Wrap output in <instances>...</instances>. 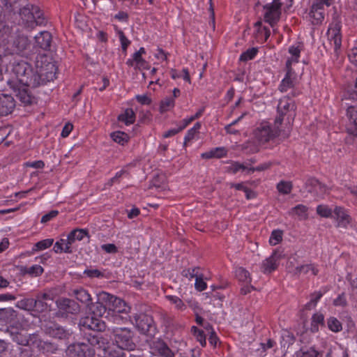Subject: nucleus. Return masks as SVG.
Segmentation results:
<instances>
[{"instance_id": "nucleus-31", "label": "nucleus", "mask_w": 357, "mask_h": 357, "mask_svg": "<svg viewBox=\"0 0 357 357\" xmlns=\"http://www.w3.org/2000/svg\"><path fill=\"white\" fill-rule=\"evenodd\" d=\"M328 291V288L326 287H323L318 291H314V293L310 294V300L305 305V308L306 310H311L315 307L317 305V303L321 298V297Z\"/></svg>"}, {"instance_id": "nucleus-30", "label": "nucleus", "mask_w": 357, "mask_h": 357, "mask_svg": "<svg viewBox=\"0 0 357 357\" xmlns=\"http://www.w3.org/2000/svg\"><path fill=\"white\" fill-rule=\"evenodd\" d=\"M13 28L9 26L6 22L0 21V45H6L9 43Z\"/></svg>"}, {"instance_id": "nucleus-49", "label": "nucleus", "mask_w": 357, "mask_h": 357, "mask_svg": "<svg viewBox=\"0 0 357 357\" xmlns=\"http://www.w3.org/2000/svg\"><path fill=\"white\" fill-rule=\"evenodd\" d=\"M175 106V100L174 98L167 97L161 100L160 103V112H166Z\"/></svg>"}, {"instance_id": "nucleus-38", "label": "nucleus", "mask_w": 357, "mask_h": 357, "mask_svg": "<svg viewBox=\"0 0 357 357\" xmlns=\"http://www.w3.org/2000/svg\"><path fill=\"white\" fill-rule=\"evenodd\" d=\"M17 312L11 307L0 309V320L11 322L17 318Z\"/></svg>"}, {"instance_id": "nucleus-1", "label": "nucleus", "mask_w": 357, "mask_h": 357, "mask_svg": "<svg viewBox=\"0 0 357 357\" xmlns=\"http://www.w3.org/2000/svg\"><path fill=\"white\" fill-rule=\"evenodd\" d=\"M79 327L83 333V337L91 346H98L99 356L112 357L111 336L106 334L99 336L98 332L104 331L106 325L104 321L93 315L82 317L79 321Z\"/></svg>"}, {"instance_id": "nucleus-24", "label": "nucleus", "mask_w": 357, "mask_h": 357, "mask_svg": "<svg viewBox=\"0 0 357 357\" xmlns=\"http://www.w3.org/2000/svg\"><path fill=\"white\" fill-rule=\"evenodd\" d=\"M37 47L45 51H50L52 43V36L47 31H40L34 37Z\"/></svg>"}, {"instance_id": "nucleus-53", "label": "nucleus", "mask_w": 357, "mask_h": 357, "mask_svg": "<svg viewBox=\"0 0 357 357\" xmlns=\"http://www.w3.org/2000/svg\"><path fill=\"white\" fill-rule=\"evenodd\" d=\"M24 273L29 274L31 277H37L41 275L43 272V268L40 265H33L31 267H25L23 270Z\"/></svg>"}, {"instance_id": "nucleus-32", "label": "nucleus", "mask_w": 357, "mask_h": 357, "mask_svg": "<svg viewBox=\"0 0 357 357\" xmlns=\"http://www.w3.org/2000/svg\"><path fill=\"white\" fill-rule=\"evenodd\" d=\"M136 115L131 108L126 109L121 114L118 116V121L126 126L133 124L135 121Z\"/></svg>"}, {"instance_id": "nucleus-44", "label": "nucleus", "mask_w": 357, "mask_h": 357, "mask_svg": "<svg viewBox=\"0 0 357 357\" xmlns=\"http://www.w3.org/2000/svg\"><path fill=\"white\" fill-rule=\"evenodd\" d=\"M310 271L312 272L313 275H317L319 273L318 269L312 264H305L302 266H297L295 268L294 274L300 275L301 273L307 274Z\"/></svg>"}, {"instance_id": "nucleus-60", "label": "nucleus", "mask_w": 357, "mask_h": 357, "mask_svg": "<svg viewBox=\"0 0 357 357\" xmlns=\"http://www.w3.org/2000/svg\"><path fill=\"white\" fill-rule=\"evenodd\" d=\"M208 278L204 276V274L201 275L199 278L195 280V288L198 291H203L207 289V284L204 280Z\"/></svg>"}, {"instance_id": "nucleus-46", "label": "nucleus", "mask_w": 357, "mask_h": 357, "mask_svg": "<svg viewBox=\"0 0 357 357\" xmlns=\"http://www.w3.org/2000/svg\"><path fill=\"white\" fill-rule=\"evenodd\" d=\"M276 188L280 194L289 195L293 189V184L291 181H281L277 184Z\"/></svg>"}, {"instance_id": "nucleus-25", "label": "nucleus", "mask_w": 357, "mask_h": 357, "mask_svg": "<svg viewBox=\"0 0 357 357\" xmlns=\"http://www.w3.org/2000/svg\"><path fill=\"white\" fill-rule=\"evenodd\" d=\"M302 49L303 45L301 43L292 45L289 47L288 52L290 56L286 61V68H293V65L299 62Z\"/></svg>"}, {"instance_id": "nucleus-64", "label": "nucleus", "mask_w": 357, "mask_h": 357, "mask_svg": "<svg viewBox=\"0 0 357 357\" xmlns=\"http://www.w3.org/2000/svg\"><path fill=\"white\" fill-rule=\"evenodd\" d=\"M198 135L199 133L190 128L184 137L183 146H187L190 142L197 139Z\"/></svg>"}, {"instance_id": "nucleus-18", "label": "nucleus", "mask_w": 357, "mask_h": 357, "mask_svg": "<svg viewBox=\"0 0 357 357\" xmlns=\"http://www.w3.org/2000/svg\"><path fill=\"white\" fill-rule=\"evenodd\" d=\"M325 4L323 0H314L308 13L312 24L318 25L322 23L325 17Z\"/></svg>"}, {"instance_id": "nucleus-14", "label": "nucleus", "mask_w": 357, "mask_h": 357, "mask_svg": "<svg viewBox=\"0 0 357 357\" xmlns=\"http://www.w3.org/2000/svg\"><path fill=\"white\" fill-rule=\"evenodd\" d=\"M7 84L13 90L15 96L24 105H29L33 103L35 98L31 95L28 89L29 86L17 83V82L13 79H8Z\"/></svg>"}, {"instance_id": "nucleus-47", "label": "nucleus", "mask_w": 357, "mask_h": 357, "mask_svg": "<svg viewBox=\"0 0 357 357\" xmlns=\"http://www.w3.org/2000/svg\"><path fill=\"white\" fill-rule=\"evenodd\" d=\"M327 326L330 331L334 333H338L342 329V323L334 317H331L327 319Z\"/></svg>"}, {"instance_id": "nucleus-22", "label": "nucleus", "mask_w": 357, "mask_h": 357, "mask_svg": "<svg viewBox=\"0 0 357 357\" xmlns=\"http://www.w3.org/2000/svg\"><path fill=\"white\" fill-rule=\"evenodd\" d=\"M153 353L160 357H174V353L162 340H154L150 344Z\"/></svg>"}, {"instance_id": "nucleus-28", "label": "nucleus", "mask_w": 357, "mask_h": 357, "mask_svg": "<svg viewBox=\"0 0 357 357\" xmlns=\"http://www.w3.org/2000/svg\"><path fill=\"white\" fill-rule=\"evenodd\" d=\"M84 236H89L86 229H75L68 234L66 241H68V245L71 247L76 241H82Z\"/></svg>"}, {"instance_id": "nucleus-5", "label": "nucleus", "mask_w": 357, "mask_h": 357, "mask_svg": "<svg viewBox=\"0 0 357 357\" xmlns=\"http://www.w3.org/2000/svg\"><path fill=\"white\" fill-rule=\"evenodd\" d=\"M132 335L130 329L126 327L113 328L115 344L120 349L118 352L113 349V357H124L123 350H134L135 344L132 341Z\"/></svg>"}, {"instance_id": "nucleus-51", "label": "nucleus", "mask_w": 357, "mask_h": 357, "mask_svg": "<svg viewBox=\"0 0 357 357\" xmlns=\"http://www.w3.org/2000/svg\"><path fill=\"white\" fill-rule=\"evenodd\" d=\"M6 332L10 333V336H12L13 337V340L17 342L18 344L24 346L28 344L29 340L26 337L23 336L21 333L17 331H13L9 328L7 329Z\"/></svg>"}, {"instance_id": "nucleus-54", "label": "nucleus", "mask_w": 357, "mask_h": 357, "mask_svg": "<svg viewBox=\"0 0 357 357\" xmlns=\"http://www.w3.org/2000/svg\"><path fill=\"white\" fill-rule=\"evenodd\" d=\"M50 305L47 302L43 300H40L38 296H36V298H33V308L39 312H43L49 309Z\"/></svg>"}, {"instance_id": "nucleus-8", "label": "nucleus", "mask_w": 357, "mask_h": 357, "mask_svg": "<svg viewBox=\"0 0 357 357\" xmlns=\"http://www.w3.org/2000/svg\"><path fill=\"white\" fill-rule=\"evenodd\" d=\"M326 36L329 44L333 49L336 57L339 56L342 46V22L337 18L333 20L329 24Z\"/></svg>"}, {"instance_id": "nucleus-62", "label": "nucleus", "mask_w": 357, "mask_h": 357, "mask_svg": "<svg viewBox=\"0 0 357 357\" xmlns=\"http://www.w3.org/2000/svg\"><path fill=\"white\" fill-rule=\"evenodd\" d=\"M84 274L90 278H100L105 276V272L96 268H87L84 271Z\"/></svg>"}, {"instance_id": "nucleus-56", "label": "nucleus", "mask_w": 357, "mask_h": 357, "mask_svg": "<svg viewBox=\"0 0 357 357\" xmlns=\"http://www.w3.org/2000/svg\"><path fill=\"white\" fill-rule=\"evenodd\" d=\"M40 349L45 353L54 354L58 350V347L54 343L50 342H40Z\"/></svg>"}, {"instance_id": "nucleus-39", "label": "nucleus", "mask_w": 357, "mask_h": 357, "mask_svg": "<svg viewBox=\"0 0 357 357\" xmlns=\"http://www.w3.org/2000/svg\"><path fill=\"white\" fill-rule=\"evenodd\" d=\"M53 250L56 253L65 252L68 254H71L73 252L72 248L70 245H68L66 239L64 238H61L59 241H56L54 243Z\"/></svg>"}, {"instance_id": "nucleus-4", "label": "nucleus", "mask_w": 357, "mask_h": 357, "mask_svg": "<svg viewBox=\"0 0 357 357\" xmlns=\"http://www.w3.org/2000/svg\"><path fill=\"white\" fill-rule=\"evenodd\" d=\"M12 73L15 77V79L20 84H24L27 86H31L33 88L39 86L40 77L35 74L31 66L24 61L15 62L13 64Z\"/></svg>"}, {"instance_id": "nucleus-27", "label": "nucleus", "mask_w": 357, "mask_h": 357, "mask_svg": "<svg viewBox=\"0 0 357 357\" xmlns=\"http://www.w3.org/2000/svg\"><path fill=\"white\" fill-rule=\"evenodd\" d=\"M227 149L224 146L216 147L202 153L201 157L203 159L209 160L211 158L220 159L227 155Z\"/></svg>"}, {"instance_id": "nucleus-61", "label": "nucleus", "mask_w": 357, "mask_h": 357, "mask_svg": "<svg viewBox=\"0 0 357 357\" xmlns=\"http://www.w3.org/2000/svg\"><path fill=\"white\" fill-rule=\"evenodd\" d=\"M282 240V232L280 230H273L269 238V243L272 245H275Z\"/></svg>"}, {"instance_id": "nucleus-6", "label": "nucleus", "mask_w": 357, "mask_h": 357, "mask_svg": "<svg viewBox=\"0 0 357 357\" xmlns=\"http://www.w3.org/2000/svg\"><path fill=\"white\" fill-rule=\"evenodd\" d=\"M288 136L287 130L281 126H276L273 124L272 127L268 122H262L254 131V137L259 144H264L273 139L280 135Z\"/></svg>"}, {"instance_id": "nucleus-12", "label": "nucleus", "mask_w": 357, "mask_h": 357, "mask_svg": "<svg viewBox=\"0 0 357 357\" xmlns=\"http://www.w3.org/2000/svg\"><path fill=\"white\" fill-rule=\"evenodd\" d=\"M130 307L122 299L113 296V323L125 324L130 321Z\"/></svg>"}, {"instance_id": "nucleus-23", "label": "nucleus", "mask_w": 357, "mask_h": 357, "mask_svg": "<svg viewBox=\"0 0 357 357\" xmlns=\"http://www.w3.org/2000/svg\"><path fill=\"white\" fill-rule=\"evenodd\" d=\"M15 105V100L12 96L0 93V116L11 114Z\"/></svg>"}, {"instance_id": "nucleus-3", "label": "nucleus", "mask_w": 357, "mask_h": 357, "mask_svg": "<svg viewBox=\"0 0 357 357\" xmlns=\"http://www.w3.org/2000/svg\"><path fill=\"white\" fill-rule=\"evenodd\" d=\"M22 24L27 29H33L37 26H45L47 18L40 8L36 5L27 3L20 9Z\"/></svg>"}, {"instance_id": "nucleus-21", "label": "nucleus", "mask_w": 357, "mask_h": 357, "mask_svg": "<svg viewBox=\"0 0 357 357\" xmlns=\"http://www.w3.org/2000/svg\"><path fill=\"white\" fill-rule=\"evenodd\" d=\"M337 227L347 229L351 224L352 218L347 209L344 207L336 206L333 209Z\"/></svg>"}, {"instance_id": "nucleus-63", "label": "nucleus", "mask_w": 357, "mask_h": 357, "mask_svg": "<svg viewBox=\"0 0 357 357\" xmlns=\"http://www.w3.org/2000/svg\"><path fill=\"white\" fill-rule=\"evenodd\" d=\"M273 163L271 162H266L259 165L257 167H250L248 169V174H250L256 171L262 172L269 169L272 166Z\"/></svg>"}, {"instance_id": "nucleus-19", "label": "nucleus", "mask_w": 357, "mask_h": 357, "mask_svg": "<svg viewBox=\"0 0 357 357\" xmlns=\"http://www.w3.org/2000/svg\"><path fill=\"white\" fill-rule=\"evenodd\" d=\"M69 357H93L94 349L85 343H75L69 345L66 350Z\"/></svg>"}, {"instance_id": "nucleus-15", "label": "nucleus", "mask_w": 357, "mask_h": 357, "mask_svg": "<svg viewBox=\"0 0 357 357\" xmlns=\"http://www.w3.org/2000/svg\"><path fill=\"white\" fill-rule=\"evenodd\" d=\"M8 48H10L13 54H22V56H28L26 50L30 47V41L28 37L24 34L17 33L15 36L11 35L9 38Z\"/></svg>"}, {"instance_id": "nucleus-26", "label": "nucleus", "mask_w": 357, "mask_h": 357, "mask_svg": "<svg viewBox=\"0 0 357 357\" xmlns=\"http://www.w3.org/2000/svg\"><path fill=\"white\" fill-rule=\"evenodd\" d=\"M255 37L257 41L260 43H265L270 37V29L268 27L263 26L261 21H258L255 24Z\"/></svg>"}, {"instance_id": "nucleus-48", "label": "nucleus", "mask_w": 357, "mask_h": 357, "mask_svg": "<svg viewBox=\"0 0 357 357\" xmlns=\"http://www.w3.org/2000/svg\"><path fill=\"white\" fill-rule=\"evenodd\" d=\"M183 275L188 278L189 280L199 278L203 273L201 272V268L195 266L193 268H188L183 271Z\"/></svg>"}, {"instance_id": "nucleus-45", "label": "nucleus", "mask_w": 357, "mask_h": 357, "mask_svg": "<svg viewBox=\"0 0 357 357\" xmlns=\"http://www.w3.org/2000/svg\"><path fill=\"white\" fill-rule=\"evenodd\" d=\"M165 298L168 300L172 304L174 305L176 310L184 311L186 309V305L184 302L177 296L166 295Z\"/></svg>"}, {"instance_id": "nucleus-7", "label": "nucleus", "mask_w": 357, "mask_h": 357, "mask_svg": "<svg viewBox=\"0 0 357 357\" xmlns=\"http://www.w3.org/2000/svg\"><path fill=\"white\" fill-rule=\"evenodd\" d=\"M36 66V71L35 74H38L40 78L39 86L56 79L57 67L55 63L50 61V58L47 56H40V59L37 58Z\"/></svg>"}, {"instance_id": "nucleus-2", "label": "nucleus", "mask_w": 357, "mask_h": 357, "mask_svg": "<svg viewBox=\"0 0 357 357\" xmlns=\"http://www.w3.org/2000/svg\"><path fill=\"white\" fill-rule=\"evenodd\" d=\"M296 108L294 101L289 96H283L279 100L275 124L284 128L287 130V134L289 133L291 126L294 121Z\"/></svg>"}, {"instance_id": "nucleus-36", "label": "nucleus", "mask_w": 357, "mask_h": 357, "mask_svg": "<svg viewBox=\"0 0 357 357\" xmlns=\"http://www.w3.org/2000/svg\"><path fill=\"white\" fill-rule=\"evenodd\" d=\"M296 357H322V352L315 349V347L301 348L296 353Z\"/></svg>"}, {"instance_id": "nucleus-20", "label": "nucleus", "mask_w": 357, "mask_h": 357, "mask_svg": "<svg viewBox=\"0 0 357 357\" xmlns=\"http://www.w3.org/2000/svg\"><path fill=\"white\" fill-rule=\"evenodd\" d=\"M56 305L63 314H77L80 311L79 305L74 300L61 298L56 301Z\"/></svg>"}, {"instance_id": "nucleus-43", "label": "nucleus", "mask_w": 357, "mask_h": 357, "mask_svg": "<svg viewBox=\"0 0 357 357\" xmlns=\"http://www.w3.org/2000/svg\"><path fill=\"white\" fill-rule=\"evenodd\" d=\"M258 52V47L248 48L247 50L241 54L239 56V61L242 62H247L250 60H252L257 56Z\"/></svg>"}, {"instance_id": "nucleus-58", "label": "nucleus", "mask_w": 357, "mask_h": 357, "mask_svg": "<svg viewBox=\"0 0 357 357\" xmlns=\"http://www.w3.org/2000/svg\"><path fill=\"white\" fill-rule=\"evenodd\" d=\"M54 243L53 238H47L37 242L34 245V250H43L50 248Z\"/></svg>"}, {"instance_id": "nucleus-10", "label": "nucleus", "mask_w": 357, "mask_h": 357, "mask_svg": "<svg viewBox=\"0 0 357 357\" xmlns=\"http://www.w3.org/2000/svg\"><path fill=\"white\" fill-rule=\"evenodd\" d=\"M42 331L47 335L59 340H68L73 332L54 321H45L41 326Z\"/></svg>"}, {"instance_id": "nucleus-59", "label": "nucleus", "mask_w": 357, "mask_h": 357, "mask_svg": "<svg viewBox=\"0 0 357 357\" xmlns=\"http://www.w3.org/2000/svg\"><path fill=\"white\" fill-rule=\"evenodd\" d=\"M248 169L249 167L241 164L238 162H233L229 167V172L232 174H235L240 171L244 172L246 171V173L248 174Z\"/></svg>"}, {"instance_id": "nucleus-42", "label": "nucleus", "mask_w": 357, "mask_h": 357, "mask_svg": "<svg viewBox=\"0 0 357 357\" xmlns=\"http://www.w3.org/2000/svg\"><path fill=\"white\" fill-rule=\"evenodd\" d=\"M236 277L237 279L244 283L250 284L252 282V278L248 271L243 267H238L235 271Z\"/></svg>"}, {"instance_id": "nucleus-33", "label": "nucleus", "mask_w": 357, "mask_h": 357, "mask_svg": "<svg viewBox=\"0 0 357 357\" xmlns=\"http://www.w3.org/2000/svg\"><path fill=\"white\" fill-rule=\"evenodd\" d=\"M324 326V315L321 312L313 314L311 318L310 331L316 333L319 330V326Z\"/></svg>"}, {"instance_id": "nucleus-41", "label": "nucleus", "mask_w": 357, "mask_h": 357, "mask_svg": "<svg viewBox=\"0 0 357 357\" xmlns=\"http://www.w3.org/2000/svg\"><path fill=\"white\" fill-rule=\"evenodd\" d=\"M130 136L123 131H113V142L118 143L121 146H125L130 141Z\"/></svg>"}, {"instance_id": "nucleus-35", "label": "nucleus", "mask_w": 357, "mask_h": 357, "mask_svg": "<svg viewBox=\"0 0 357 357\" xmlns=\"http://www.w3.org/2000/svg\"><path fill=\"white\" fill-rule=\"evenodd\" d=\"M115 29L120 43L121 53L126 56L127 55L128 48L131 45V40L126 36L125 33L121 30L117 28H115Z\"/></svg>"}, {"instance_id": "nucleus-13", "label": "nucleus", "mask_w": 357, "mask_h": 357, "mask_svg": "<svg viewBox=\"0 0 357 357\" xmlns=\"http://www.w3.org/2000/svg\"><path fill=\"white\" fill-rule=\"evenodd\" d=\"M135 325L142 334L153 337L157 332L156 326L151 316L141 313L135 316Z\"/></svg>"}, {"instance_id": "nucleus-52", "label": "nucleus", "mask_w": 357, "mask_h": 357, "mask_svg": "<svg viewBox=\"0 0 357 357\" xmlns=\"http://www.w3.org/2000/svg\"><path fill=\"white\" fill-rule=\"evenodd\" d=\"M316 211L317 213L322 218H329L333 217V211L328 205L319 204L317 206Z\"/></svg>"}, {"instance_id": "nucleus-57", "label": "nucleus", "mask_w": 357, "mask_h": 357, "mask_svg": "<svg viewBox=\"0 0 357 357\" xmlns=\"http://www.w3.org/2000/svg\"><path fill=\"white\" fill-rule=\"evenodd\" d=\"M16 307L24 310H32L34 309L33 298L22 299L17 303Z\"/></svg>"}, {"instance_id": "nucleus-37", "label": "nucleus", "mask_w": 357, "mask_h": 357, "mask_svg": "<svg viewBox=\"0 0 357 357\" xmlns=\"http://www.w3.org/2000/svg\"><path fill=\"white\" fill-rule=\"evenodd\" d=\"M90 310L92 311L93 316L102 317L105 314H109V312L107 310V307L100 302H97L94 304L90 303L89 306ZM107 316H106L107 317Z\"/></svg>"}, {"instance_id": "nucleus-50", "label": "nucleus", "mask_w": 357, "mask_h": 357, "mask_svg": "<svg viewBox=\"0 0 357 357\" xmlns=\"http://www.w3.org/2000/svg\"><path fill=\"white\" fill-rule=\"evenodd\" d=\"M191 332L196 337L197 340L200 343L202 347H205L206 344V340L204 331L193 326L191 328Z\"/></svg>"}, {"instance_id": "nucleus-29", "label": "nucleus", "mask_w": 357, "mask_h": 357, "mask_svg": "<svg viewBox=\"0 0 357 357\" xmlns=\"http://www.w3.org/2000/svg\"><path fill=\"white\" fill-rule=\"evenodd\" d=\"M126 65L129 67L146 68L148 62L142 57V55L135 52L132 54L131 57L126 61Z\"/></svg>"}, {"instance_id": "nucleus-9", "label": "nucleus", "mask_w": 357, "mask_h": 357, "mask_svg": "<svg viewBox=\"0 0 357 357\" xmlns=\"http://www.w3.org/2000/svg\"><path fill=\"white\" fill-rule=\"evenodd\" d=\"M351 98L355 101L354 104L347 107L346 110L347 122L345 125L347 132L351 135L357 137V77L354 89L351 93Z\"/></svg>"}, {"instance_id": "nucleus-40", "label": "nucleus", "mask_w": 357, "mask_h": 357, "mask_svg": "<svg viewBox=\"0 0 357 357\" xmlns=\"http://www.w3.org/2000/svg\"><path fill=\"white\" fill-rule=\"evenodd\" d=\"M73 293L78 301L82 303H85L87 306L90 305L91 298L86 290L81 288L79 289H75Z\"/></svg>"}, {"instance_id": "nucleus-16", "label": "nucleus", "mask_w": 357, "mask_h": 357, "mask_svg": "<svg viewBox=\"0 0 357 357\" xmlns=\"http://www.w3.org/2000/svg\"><path fill=\"white\" fill-rule=\"evenodd\" d=\"M285 75L278 85V89L282 92L285 93L289 90H292L291 95L295 97L298 93L294 90L297 84V74L294 68H284Z\"/></svg>"}, {"instance_id": "nucleus-34", "label": "nucleus", "mask_w": 357, "mask_h": 357, "mask_svg": "<svg viewBox=\"0 0 357 357\" xmlns=\"http://www.w3.org/2000/svg\"><path fill=\"white\" fill-rule=\"evenodd\" d=\"M308 208L303 204H298L293 207L289 211V215L291 216H297L300 220H304L307 219Z\"/></svg>"}, {"instance_id": "nucleus-55", "label": "nucleus", "mask_w": 357, "mask_h": 357, "mask_svg": "<svg viewBox=\"0 0 357 357\" xmlns=\"http://www.w3.org/2000/svg\"><path fill=\"white\" fill-rule=\"evenodd\" d=\"M311 183L314 186L313 190L317 192L319 197H323L328 192V188L318 180H312Z\"/></svg>"}, {"instance_id": "nucleus-17", "label": "nucleus", "mask_w": 357, "mask_h": 357, "mask_svg": "<svg viewBox=\"0 0 357 357\" xmlns=\"http://www.w3.org/2000/svg\"><path fill=\"white\" fill-rule=\"evenodd\" d=\"M283 257L282 251L279 250H274L268 257L262 261L261 265V272L264 274H271L276 271Z\"/></svg>"}, {"instance_id": "nucleus-11", "label": "nucleus", "mask_w": 357, "mask_h": 357, "mask_svg": "<svg viewBox=\"0 0 357 357\" xmlns=\"http://www.w3.org/2000/svg\"><path fill=\"white\" fill-rule=\"evenodd\" d=\"M264 20L271 27H274L281 15L282 3L280 0H264Z\"/></svg>"}]
</instances>
